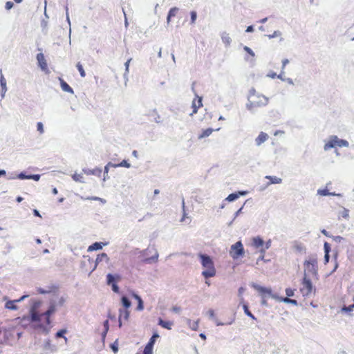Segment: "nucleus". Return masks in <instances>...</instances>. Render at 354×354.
Returning <instances> with one entry per match:
<instances>
[{
	"label": "nucleus",
	"mask_w": 354,
	"mask_h": 354,
	"mask_svg": "<svg viewBox=\"0 0 354 354\" xmlns=\"http://www.w3.org/2000/svg\"><path fill=\"white\" fill-rule=\"evenodd\" d=\"M111 286L112 287V290L113 292H119V287L118 286L116 283H113Z\"/></svg>",
	"instance_id": "44"
},
{
	"label": "nucleus",
	"mask_w": 354,
	"mask_h": 354,
	"mask_svg": "<svg viewBox=\"0 0 354 354\" xmlns=\"http://www.w3.org/2000/svg\"><path fill=\"white\" fill-rule=\"evenodd\" d=\"M59 81L60 83L61 88L64 91L70 93H74L73 88L62 77H59Z\"/></svg>",
	"instance_id": "14"
},
{
	"label": "nucleus",
	"mask_w": 354,
	"mask_h": 354,
	"mask_svg": "<svg viewBox=\"0 0 354 354\" xmlns=\"http://www.w3.org/2000/svg\"><path fill=\"white\" fill-rule=\"evenodd\" d=\"M198 257L200 259L201 264L203 269L201 273L202 276L205 279L215 277L216 274V269L212 257L202 253H199Z\"/></svg>",
	"instance_id": "2"
},
{
	"label": "nucleus",
	"mask_w": 354,
	"mask_h": 354,
	"mask_svg": "<svg viewBox=\"0 0 354 354\" xmlns=\"http://www.w3.org/2000/svg\"><path fill=\"white\" fill-rule=\"evenodd\" d=\"M317 193L320 196H340V194H336L335 192H329L328 189L326 187L323 189H319Z\"/></svg>",
	"instance_id": "21"
},
{
	"label": "nucleus",
	"mask_w": 354,
	"mask_h": 354,
	"mask_svg": "<svg viewBox=\"0 0 354 354\" xmlns=\"http://www.w3.org/2000/svg\"><path fill=\"white\" fill-rule=\"evenodd\" d=\"M53 193L54 194H57V189L56 188H54V189H53Z\"/></svg>",
	"instance_id": "64"
},
{
	"label": "nucleus",
	"mask_w": 354,
	"mask_h": 354,
	"mask_svg": "<svg viewBox=\"0 0 354 354\" xmlns=\"http://www.w3.org/2000/svg\"><path fill=\"white\" fill-rule=\"evenodd\" d=\"M111 348L115 353H117L118 351V346L115 344L111 345Z\"/></svg>",
	"instance_id": "51"
},
{
	"label": "nucleus",
	"mask_w": 354,
	"mask_h": 354,
	"mask_svg": "<svg viewBox=\"0 0 354 354\" xmlns=\"http://www.w3.org/2000/svg\"><path fill=\"white\" fill-rule=\"evenodd\" d=\"M244 50L246 51L248 54H250L252 57H254V53L251 48L248 46H244Z\"/></svg>",
	"instance_id": "43"
},
{
	"label": "nucleus",
	"mask_w": 354,
	"mask_h": 354,
	"mask_svg": "<svg viewBox=\"0 0 354 354\" xmlns=\"http://www.w3.org/2000/svg\"><path fill=\"white\" fill-rule=\"evenodd\" d=\"M131 61V59L130 58V59H129L126 62V63H125L126 71H128V70H129V64H130Z\"/></svg>",
	"instance_id": "54"
},
{
	"label": "nucleus",
	"mask_w": 354,
	"mask_h": 354,
	"mask_svg": "<svg viewBox=\"0 0 354 354\" xmlns=\"http://www.w3.org/2000/svg\"><path fill=\"white\" fill-rule=\"evenodd\" d=\"M203 339H206V336L205 334L203 333H201L200 335H199Z\"/></svg>",
	"instance_id": "61"
},
{
	"label": "nucleus",
	"mask_w": 354,
	"mask_h": 354,
	"mask_svg": "<svg viewBox=\"0 0 354 354\" xmlns=\"http://www.w3.org/2000/svg\"><path fill=\"white\" fill-rule=\"evenodd\" d=\"M253 287L256 290L258 291L259 293H260L262 295H272V290L268 288L263 287L259 285H254Z\"/></svg>",
	"instance_id": "12"
},
{
	"label": "nucleus",
	"mask_w": 354,
	"mask_h": 354,
	"mask_svg": "<svg viewBox=\"0 0 354 354\" xmlns=\"http://www.w3.org/2000/svg\"><path fill=\"white\" fill-rule=\"evenodd\" d=\"M109 259L106 253H101L97 256L96 258V263H98L100 262H102L103 261H109Z\"/></svg>",
	"instance_id": "23"
},
{
	"label": "nucleus",
	"mask_w": 354,
	"mask_h": 354,
	"mask_svg": "<svg viewBox=\"0 0 354 354\" xmlns=\"http://www.w3.org/2000/svg\"><path fill=\"white\" fill-rule=\"evenodd\" d=\"M348 145V142L345 140H341L337 138V136H334L330 137V140L325 143L324 149L327 151L331 148H333L336 146L339 147H347Z\"/></svg>",
	"instance_id": "6"
},
{
	"label": "nucleus",
	"mask_w": 354,
	"mask_h": 354,
	"mask_svg": "<svg viewBox=\"0 0 354 354\" xmlns=\"http://www.w3.org/2000/svg\"><path fill=\"white\" fill-rule=\"evenodd\" d=\"M6 175V171L5 170H0V176H5Z\"/></svg>",
	"instance_id": "62"
},
{
	"label": "nucleus",
	"mask_w": 354,
	"mask_h": 354,
	"mask_svg": "<svg viewBox=\"0 0 354 354\" xmlns=\"http://www.w3.org/2000/svg\"><path fill=\"white\" fill-rule=\"evenodd\" d=\"M33 213L35 216L41 217L39 212L37 209H34Z\"/></svg>",
	"instance_id": "56"
},
{
	"label": "nucleus",
	"mask_w": 354,
	"mask_h": 354,
	"mask_svg": "<svg viewBox=\"0 0 354 354\" xmlns=\"http://www.w3.org/2000/svg\"><path fill=\"white\" fill-rule=\"evenodd\" d=\"M158 337H159V335L157 333H153V335L150 338L149 342L147 344L153 347L156 339Z\"/></svg>",
	"instance_id": "29"
},
{
	"label": "nucleus",
	"mask_w": 354,
	"mask_h": 354,
	"mask_svg": "<svg viewBox=\"0 0 354 354\" xmlns=\"http://www.w3.org/2000/svg\"><path fill=\"white\" fill-rule=\"evenodd\" d=\"M72 178L75 182L84 183V177H83L82 174H77V173L74 174L72 176Z\"/></svg>",
	"instance_id": "27"
},
{
	"label": "nucleus",
	"mask_w": 354,
	"mask_h": 354,
	"mask_svg": "<svg viewBox=\"0 0 354 354\" xmlns=\"http://www.w3.org/2000/svg\"><path fill=\"white\" fill-rule=\"evenodd\" d=\"M0 82H1V85L2 86L3 91L4 92H6V80L3 77H1V78L0 80Z\"/></svg>",
	"instance_id": "41"
},
{
	"label": "nucleus",
	"mask_w": 354,
	"mask_h": 354,
	"mask_svg": "<svg viewBox=\"0 0 354 354\" xmlns=\"http://www.w3.org/2000/svg\"><path fill=\"white\" fill-rule=\"evenodd\" d=\"M16 200L18 203H20L23 201V198L21 196H18Z\"/></svg>",
	"instance_id": "60"
},
{
	"label": "nucleus",
	"mask_w": 354,
	"mask_h": 354,
	"mask_svg": "<svg viewBox=\"0 0 354 354\" xmlns=\"http://www.w3.org/2000/svg\"><path fill=\"white\" fill-rule=\"evenodd\" d=\"M104 245H106V243H103L102 242H95V243H93L92 245H91L88 248V251L91 252V251H94V250H100L102 248V246Z\"/></svg>",
	"instance_id": "20"
},
{
	"label": "nucleus",
	"mask_w": 354,
	"mask_h": 354,
	"mask_svg": "<svg viewBox=\"0 0 354 354\" xmlns=\"http://www.w3.org/2000/svg\"><path fill=\"white\" fill-rule=\"evenodd\" d=\"M134 297L138 300V306H137V310H142L144 308V306H143V301H142V299L140 298V297H139L137 295H135Z\"/></svg>",
	"instance_id": "28"
},
{
	"label": "nucleus",
	"mask_w": 354,
	"mask_h": 354,
	"mask_svg": "<svg viewBox=\"0 0 354 354\" xmlns=\"http://www.w3.org/2000/svg\"><path fill=\"white\" fill-rule=\"evenodd\" d=\"M334 239H335V241H341V240L342 239V237H341L340 236H335V237L334 238Z\"/></svg>",
	"instance_id": "59"
},
{
	"label": "nucleus",
	"mask_w": 354,
	"mask_h": 354,
	"mask_svg": "<svg viewBox=\"0 0 354 354\" xmlns=\"http://www.w3.org/2000/svg\"><path fill=\"white\" fill-rule=\"evenodd\" d=\"M306 270L312 274H316L317 270V259L314 257H310L304 262Z\"/></svg>",
	"instance_id": "7"
},
{
	"label": "nucleus",
	"mask_w": 354,
	"mask_h": 354,
	"mask_svg": "<svg viewBox=\"0 0 354 354\" xmlns=\"http://www.w3.org/2000/svg\"><path fill=\"white\" fill-rule=\"evenodd\" d=\"M266 178L270 180L267 184L268 185H270L271 184H280L282 182L281 178L277 176H266Z\"/></svg>",
	"instance_id": "19"
},
{
	"label": "nucleus",
	"mask_w": 354,
	"mask_h": 354,
	"mask_svg": "<svg viewBox=\"0 0 354 354\" xmlns=\"http://www.w3.org/2000/svg\"><path fill=\"white\" fill-rule=\"evenodd\" d=\"M77 70L79 71L80 75L82 77H84L86 76V73L83 68L82 65L80 62H78L76 65Z\"/></svg>",
	"instance_id": "31"
},
{
	"label": "nucleus",
	"mask_w": 354,
	"mask_h": 354,
	"mask_svg": "<svg viewBox=\"0 0 354 354\" xmlns=\"http://www.w3.org/2000/svg\"><path fill=\"white\" fill-rule=\"evenodd\" d=\"M18 178L20 179H29L28 176H26V174L21 173L18 175Z\"/></svg>",
	"instance_id": "47"
},
{
	"label": "nucleus",
	"mask_w": 354,
	"mask_h": 354,
	"mask_svg": "<svg viewBox=\"0 0 354 354\" xmlns=\"http://www.w3.org/2000/svg\"><path fill=\"white\" fill-rule=\"evenodd\" d=\"M270 245H271V241L270 240H269L266 243H264V246L263 247V248H261L260 250V252L262 254V258L264 256L266 250H268L270 247Z\"/></svg>",
	"instance_id": "30"
},
{
	"label": "nucleus",
	"mask_w": 354,
	"mask_h": 354,
	"mask_svg": "<svg viewBox=\"0 0 354 354\" xmlns=\"http://www.w3.org/2000/svg\"><path fill=\"white\" fill-rule=\"evenodd\" d=\"M295 290L290 288L286 289V294L288 297H292L294 295Z\"/></svg>",
	"instance_id": "39"
},
{
	"label": "nucleus",
	"mask_w": 354,
	"mask_h": 354,
	"mask_svg": "<svg viewBox=\"0 0 354 354\" xmlns=\"http://www.w3.org/2000/svg\"><path fill=\"white\" fill-rule=\"evenodd\" d=\"M114 167H124L129 168L130 167V164L125 160H122L120 164L113 165Z\"/></svg>",
	"instance_id": "36"
},
{
	"label": "nucleus",
	"mask_w": 354,
	"mask_h": 354,
	"mask_svg": "<svg viewBox=\"0 0 354 354\" xmlns=\"http://www.w3.org/2000/svg\"><path fill=\"white\" fill-rule=\"evenodd\" d=\"M239 195L238 194H236V193H232V194H230L227 197V200L230 202L231 201H235L236 199H237L239 198Z\"/></svg>",
	"instance_id": "32"
},
{
	"label": "nucleus",
	"mask_w": 354,
	"mask_h": 354,
	"mask_svg": "<svg viewBox=\"0 0 354 354\" xmlns=\"http://www.w3.org/2000/svg\"><path fill=\"white\" fill-rule=\"evenodd\" d=\"M29 179H33L35 180H39L40 176L39 175H29Z\"/></svg>",
	"instance_id": "46"
},
{
	"label": "nucleus",
	"mask_w": 354,
	"mask_h": 354,
	"mask_svg": "<svg viewBox=\"0 0 354 354\" xmlns=\"http://www.w3.org/2000/svg\"><path fill=\"white\" fill-rule=\"evenodd\" d=\"M37 131L41 134L44 133V127L43 124L41 122H37Z\"/></svg>",
	"instance_id": "40"
},
{
	"label": "nucleus",
	"mask_w": 354,
	"mask_h": 354,
	"mask_svg": "<svg viewBox=\"0 0 354 354\" xmlns=\"http://www.w3.org/2000/svg\"><path fill=\"white\" fill-rule=\"evenodd\" d=\"M66 333V329H62L60 330H59L56 334H55V337L57 338H59V337H64V335Z\"/></svg>",
	"instance_id": "38"
},
{
	"label": "nucleus",
	"mask_w": 354,
	"mask_h": 354,
	"mask_svg": "<svg viewBox=\"0 0 354 354\" xmlns=\"http://www.w3.org/2000/svg\"><path fill=\"white\" fill-rule=\"evenodd\" d=\"M104 330L102 333V337L103 338H104L106 337V335L109 330V321L108 320H106L104 322Z\"/></svg>",
	"instance_id": "35"
},
{
	"label": "nucleus",
	"mask_w": 354,
	"mask_h": 354,
	"mask_svg": "<svg viewBox=\"0 0 354 354\" xmlns=\"http://www.w3.org/2000/svg\"><path fill=\"white\" fill-rule=\"evenodd\" d=\"M268 101V98L265 96L252 95L250 97L248 106L249 109H252L257 106H265L267 104Z\"/></svg>",
	"instance_id": "5"
},
{
	"label": "nucleus",
	"mask_w": 354,
	"mask_h": 354,
	"mask_svg": "<svg viewBox=\"0 0 354 354\" xmlns=\"http://www.w3.org/2000/svg\"><path fill=\"white\" fill-rule=\"evenodd\" d=\"M230 255L233 259L243 257L245 254L244 247L241 241H237L232 245L230 250Z\"/></svg>",
	"instance_id": "4"
},
{
	"label": "nucleus",
	"mask_w": 354,
	"mask_h": 354,
	"mask_svg": "<svg viewBox=\"0 0 354 354\" xmlns=\"http://www.w3.org/2000/svg\"><path fill=\"white\" fill-rule=\"evenodd\" d=\"M324 249H325V252L326 253H328L329 252V250H330V248H329V245L327 243H325L324 244Z\"/></svg>",
	"instance_id": "53"
},
{
	"label": "nucleus",
	"mask_w": 354,
	"mask_h": 354,
	"mask_svg": "<svg viewBox=\"0 0 354 354\" xmlns=\"http://www.w3.org/2000/svg\"><path fill=\"white\" fill-rule=\"evenodd\" d=\"M5 7L7 10H10L13 7V3L11 1H7Z\"/></svg>",
	"instance_id": "45"
},
{
	"label": "nucleus",
	"mask_w": 354,
	"mask_h": 354,
	"mask_svg": "<svg viewBox=\"0 0 354 354\" xmlns=\"http://www.w3.org/2000/svg\"><path fill=\"white\" fill-rule=\"evenodd\" d=\"M84 171L85 174H86L88 175H91V174L94 175L96 174L95 170H87V171L84 170Z\"/></svg>",
	"instance_id": "50"
},
{
	"label": "nucleus",
	"mask_w": 354,
	"mask_h": 354,
	"mask_svg": "<svg viewBox=\"0 0 354 354\" xmlns=\"http://www.w3.org/2000/svg\"><path fill=\"white\" fill-rule=\"evenodd\" d=\"M37 59L38 62V65L41 68V69L44 71L46 73H49V70L48 68V64L45 57L43 53H40L37 55Z\"/></svg>",
	"instance_id": "8"
},
{
	"label": "nucleus",
	"mask_w": 354,
	"mask_h": 354,
	"mask_svg": "<svg viewBox=\"0 0 354 354\" xmlns=\"http://www.w3.org/2000/svg\"><path fill=\"white\" fill-rule=\"evenodd\" d=\"M322 233L324 236H327V237H330V235L329 234V232H328L327 230H322Z\"/></svg>",
	"instance_id": "52"
},
{
	"label": "nucleus",
	"mask_w": 354,
	"mask_h": 354,
	"mask_svg": "<svg viewBox=\"0 0 354 354\" xmlns=\"http://www.w3.org/2000/svg\"><path fill=\"white\" fill-rule=\"evenodd\" d=\"M171 310L174 313H179L181 310V308L179 306H173Z\"/></svg>",
	"instance_id": "48"
},
{
	"label": "nucleus",
	"mask_w": 354,
	"mask_h": 354,
	"mask_svg": "<svg viewBox=\"0 0 354 354\" xmlns=\"http://www.w3.org/2000/svg\"><path fill=\"white\" fill-rule=\"evenodd\" d=\"M178 9L176 7L174 8H172L169 10V13H168V15H167V23H169L170 20H171V18L172 17H174L176 16L177 12H178Z\"/></svg>",
	"instance_id": "25"
},
{
	"label": "nucleus",
	"mask_w": 354,
	"mask_h": 354,
	"mask_svg": "<svg viewBox=\"0 0 354 354\" xmlns=\"http://www.w3.org/2000/svg\"><path fill=\"white\" fill-rule=\"evenodd\" d=\"M283 302L287 304H291L293 305H297V301L295 299H292L288 297H285L281 299Z\"/></svg>",
	"instance_id": "34"
},
{
	"label": "nucleus",
	"mask_w": 354,
	"mask_h": 354,
	"mask_svg": "<svg viewBox=\"0 0 354 354\" xmlns=\"http://www.w3.org/2000/svg\"><path fill=\"white\" fill-rule=\"evenodd\" d=\"M269 138V136L264 132H261L255 139L257 145L259 146Z\"/></svg>",
	"instance_id": "13"
},
{
	"label": "nucleus",
	"mask_w": 354,
	"mask_h": 354,
	"mask_svg": "<svg viewBox=\"0 0 354 354\" xmlns=\"http://www.w3.org/2000/svg\"><path fill=\"white\" fill-rule=\"evenodd\" d=\"M158 325L162 326L164 328H166L167 330H171L172 326L174 325L173 322L171 321H165L161 318H159L158 319Z\"/></svg>",
	"instance_id": "15"
},
{
	"label": "nucleus",
	"mask_w": 354,
	"mask_h": 354,
	"mask_svg": "<svg viewBox=\"0 0 354 354\" xmlns=\"http://www.w3.org/2000/svg\"><path fill=\"white\" fill-rule=\"evenodd\" d=\"M354 308V304L353 305H350L348 306H344L342 308V310L345 312H351Z\"/></svg>",
	"instance_id": "42"
},
{
	"label": "nucleus",
	"mask_w": 354,
	"mask_h": 354,
	"mask_svg": "<svg viewBox=\"0 0 354 354\" xmlns=\"http://www.w3.org/2000/svg\"><path fill=\"white\" fill-rule=\"evenodd\" d=\"M121 301L123 306L126 308V310H127L131 306V303L127 297L123 296L121 299Z\"/></svg>",
	"instance_id": "26"
},
{
	"label": "nucleus",
	"mask_w": 354,
	"mask_h": 354,
	"mask_svg": "<svg viewBox=\"0 0 354 354\" xmlns=\"http://www.w3.org/2000/svg\"><path fill=\"white\" fill-rule=\"evenodd\" d=\"M316 289L313 286L310 279L307 277L306 274H304L303 279L301 281V286L300 288V292L304 297H308L312 294L313 292H315Z\"/></svg>",
	"instance_id": "3"
},
{
	"label": "nucleus",
	"mask_w": 354,
	"mask_h": 354,
	"mask_svg": "<svg viewBox=\"0 0 354 354\" xmlns=\"http://www.w3.org/2000/svg\"><path fill=\"white\" fill-rule=\"evenodd\" d=\"M26 297H27L26 295H24V296L21 297L19 299L7 301L5 304V308L7 309H9V310H17V306L15 304V303L21 301Z\"/></svg>",
	"instance_id": "10"
},
{
	"label": "nucleus",
	"mask_w": 354,
	"mask_h": 354,
	"mask_svg": "<svg viewBox=\"0 0 354 354\" xmlns=\"http://www.w3.org/2000/svg\"><path fill=\"white\" fill-rule=\"evenodd\" d=\"M288 63H289V60L288 59H284L282 61V69H284V68L286 67V64H288Z\"/></svg>",
	"instance_id": "49"
},
{
	"label": "nucleus",
	"mask_w": 354,
	"mask_h": 354,
	"mask_svg": "<svg viewBox=\"0 0 354 354\" xmlns=\"http://www.w3.org/2000/svg\"><path fill=\"white\" fill-rule=\"evenodd\" d=\"M203 106L202 103V97L198 95L193 100L192 103V107L193 109L192 112L190 115L196 114L198 111V109Z\"/></svg>",
	"instance_id": "9"
},
{
	"label": "nucleus",
	"mask_w": 354,
	"mask_h": 354,
	"mask_svg": "<svg viewBox=\"0 0 354 354\" xmlns=\"http://www.w3.org/2000/svg\"><path fill=\"white\" fill-rule=\"evenodd\" d=\"M213 132V129L212 128H208L202 131V133L198 136L199 139H202L205 137H208Z\"/></svg>",
	"instance_id": "24"
},
{
	"label": "nucleus",
	"mask_w": 354,
	"mask_h": 354,
	"mask_svg": "<svg viewBox=\"0 0 354 354\" xmlns=\"http://www.w3.org/2000/svg\"><path fill=\"white\" fill-rule=\"evenodd\" d=\"M222 41L225 44V46H228L230 45L232 39L227 32H223L221 35Z\"/></svg>",
	"instance_id": "22"
},
{
	"label": "nucleus",
	"mask_w": 354,
	"mask_h": 354,
	"mask_svg": "<svg viewBox=\"0 0 354 354\" xmlns=\"http://www.w3.org/2000/svg\"><path fill=\"white\" fill-rule=\"evenodd\" d=\"M199 322L200 319H197L196 321H192L191 319H188L187 320V325L192 330H197L198 329L199 326Z\"/></svg>",
	"instance_id": "17"
},
{
	"label": "nucleus",
	"mask_w": 354,
	"mask_h": 354,
	"mask_svg": "<svg viewBox=\"0 0 354 354\" xmlns=\"http://www.w3.org/2000/svg\"><path fill=\"white\" fill-rule=\"evenodd\" d=\"M129 317V312L128 310H120L119 315V327L122 326V319L127 320Z\"/></svg>",
	"instance_id": "16"
},
{
	"label": "nucleus",
	"mask_w": 354,
	"mask_h": 354,
	"mask_svg": "<svg viewBox=\"0 0 354 354\" xmlns=\"http://www.w3.org/2000/svg\"><path fill=\"white\" fill-rule=\"evenodd\" d=\"M252 245L261 250L264 246V241L260 236H255L252 239Z\"/></svg>",
	"instance_id": "11"
},
{
	"label": "nucleus",
	"mask_w": 354,
	"mask_h": 354,
	"mask_svg": "<svg viewBox=\"0 0 354 354\" xmlns=\"http://www.w3.org/2000/svg\"><path fill=\"white\" fill-rule=\"evenodd\" d=\"M107 283L108 285H111L113 283H116L117 281L120 280V277L119 275H113L111 274H108L106 276Z\"/></svg>",
	"instance_id": "18"
},
{
	"label": "nucleus",
	"mask_w": 354,
	"mask_h": 354,
	"mask_svg": "<svg viewBox=\"0 0 354 354\" xmlns=\"http://www.w3.org/2000/svg\"><path fill=\"white\" fill-rule=\"evenodd\" d=\"M243 307V310H244L245 313L248 316H249L250 317H251V318H252V319H255V317H254V316L253 315V314H252V313L249 310L248 305L244 304Z\"/></svg>",
	"instance_id": "33"
},
{
	"label": "nucleus",
	"mask_w": 354,
	"mask_h": 354,
	"mask_svg": "<svg viewBox=\"0 0 354 354\" xmlns=\"http://www.w3.org/2000/svg\"><path fill=\"white\" fill-rule=\"evenodd\" d=\"M328 259H329V254H328V253H326V254H325V259H326V262L328 261Z\"/></svg>",
	"instance_id": "63"
},
{
	"label": "nucleus",
	"mask_w": 354,
	"mask_h": 354,
	"mask_svg": "<svg viewBox=\"0 0 354 354\" xmlns=\"http://www.w3.org/2000/svg\"><path fill=\"white\" fill-rule=\"evenodd\" d=\"M56 311V308L54 304H51L48 309L44 313H39L37 310V306L35 305L30 310V320L32 323L35 324V326L39 328H44V325L41 323L42 318L45 319V324L46 326H50L51 321L50 319L52 315Z\"/></svg>",
	"instance_id": "1"
},
{
	"label": "nucleus",
	"mask_w": 354,
	"mask_h": 354,
	"mask_svg": "<svg viewBox=\"0 0 354 354\" xmlns=\"http://www.w3.org/2000/svg\"><path fill=\"white\" fill-rule=\"evenodd\" d=\"M208 314H209L210 317H214V310H212V309L209 310Z\"/></svg>",
	"instance_id": "55"
},
{
	"label": "nucleus",
	"mask_w": 354,
	"mask_h": 354,
	"mask_svg": "<svg viewBox=\"0 0 354 354\" xmlns=\"http://www.w3.org/2000/svg\"><path fill=\"white\" fill-rule=\"evenodd\" d=\"M110 165H111V163H109L107 165H106V166H105V167H104V171H105L106 173H108V171H109V166Z\"/></svg>",
	"instance_id": "58"
},
{
	"label": "nucleus",
	"mask_w": 354,
	"mask_h": 354,
	"mask_svg": "<svg viewBox=\"0 0 354 354\" xmlns=\"http://www.w3.org/2000/svg\"><path fill=\"white\" fill-rule=\"evenodd\" d=\"M253 30V27L252 26H250L247 28L246 32H252Z\"/></svg>",
	"instance_id": "57"
},
{
	"label": "nucleus",
	"mask_w": 354,
	"mask_h": 354,
	"mask_svg": "<svg viewBox=\"0 0 354 354\" xmlns=\"http://www.w3.org/2000/svg\"><path fill=\"white\" fill-rule=\"evenodd\" d=\"M191 24H194L196 20L197 14L196 11H192L191 13Z\"/></svg>",
	"instance_id": "37"
}]
</instances>
